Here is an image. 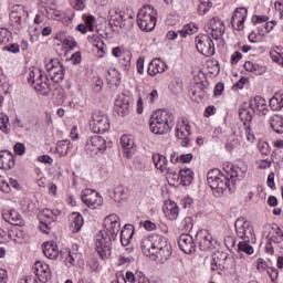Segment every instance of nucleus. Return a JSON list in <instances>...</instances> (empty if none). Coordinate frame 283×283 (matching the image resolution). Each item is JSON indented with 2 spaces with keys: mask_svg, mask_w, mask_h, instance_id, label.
Masks as SVG:
<instances>
[{
  "mask_svg": "<svg viewBox=\"0 0 283 283\" xmlns=\"http://www.w3.org/2000/svg\"><path fill=\"white\" fill-rule=\"evenodd\" d=\"M280 233H282V229H280V227H276L275 234L270 238V242H274V244H280V242H282V237H280Z\"/></svg>",
  "mask_w": 283,
  "mask_h": 283,
  "instance_id": "50",
  "label": "nucleus"
},
{
  "mask_svg": "<svg viewBox=\"0 0 283 283\" xmlns=\"http://www.w3.org/2000/svg\"><path fill=\"white\" fill-rule=\"evenodd\" d=\"M195 43L197 51L203 56H213L216 54V44L210 35H198Z\"/></svg>",
  "mask_w": 283,
  "mask_h": 283,
  "instance_id": "9",
  "label": "nucleus"
},
{
  "mask_svg": "<svg viewBox=\"0 0 283 283\" xmlns=\"http://www.w3.org/2000/svg\"><path fill=\"white\" fill-rule=\"evenodd\" d=\"M14 151L18 154V156H23L25 154V145L21 143H17L13 147Z\"/></svg>",
  "mask_w": 283,
  "mask_h": 283,
  "instance_id": "54",
  "label": "nucleus"
},
{
  "mask_svg": "<svg viewBox=\"0 0 283 283\" xmlns=\"http://www.w3.org/2000/svg\"><path fill=\"white\" fill-rule=\"evenodd\" d=\"M73 216H74V220L71 224V227L73 229L72 231H73V233H78V231H81V228L83 227V216H81V213H76V212H74Z\"/></svg>",
  "mask_w": 283,
  "mask_h": 283,
  "instance_id": "39",
  "label": "nucleus"
},
{
  "mask_svg": "<svg viewBox=\"0 0 283 283\" xmlns=\"http://www.w3.org/2000/svg\"><path fill=\"white\" fill-rule=\"evenodd\" d=\"M268 21H269V17H266V15L252 17V22H254V23H266Z\"/></svg>",
  "mask_w": 283,
  "mask_h": 283,
  "instance_id": "58",
  "label": "nucleus"
},
{
  "mask_svg": "<svg viewBox=\"0 0 283 283\" xmlns=\"http://www.w3.org/2000/svg\"><path fill=\"white\" fill-rule=\"evenodd\" d=\"M119 63L123 65L124 70H127L132 65V55L129 53H124L119 57Z\"/></svg>",
  "mask_w": 283,
  "mask_h": 283,
  "instance_id": "48",
  "label": "nucleus"
},
{
  "mask_svg": "<svg viewBox=\"0 0 283 283\" xmlns=\"http://www.w3.org/2000/svg\"><path fill=\"white\" fill-rule=\"evenodd\" d=\"M45 67L52 81L51 85H59L65 78V66H63V63L59 59H51Z\"/></svg>",
  "mask_w": 283,
  "mask_h": 283,
  "instance_id": "6",
  "label": "nucleus"
},
{
  "mask_svg": "<svg viewBox=\"0 0 283 283\" xmlns=\"http://www.w3.org/2000/svg\"><path fill=\"white\" fill-rule=\"evenodd\" d=\"M266 273L268 275H270L272 282H275V280H277V276L280 275V271L275 268H268Z\"/></svg>",
  "mask_w": 283,
  "mask_h": 283,
  "instance_id": "51",
  "label": "nucleus"
},
{
  "mask_svg": "<svg viewBox=\"0 0 283 283\" xmlns=\"http://www.w3.org/2000/svg\"><path fill=\"white\" fill-rule=\"evenodd\" d=\"M81 198L88 209H98V207H103V197L95 190L85 189L82 191Z\"/></svg>",
  "mask_w": 283,
  "mask_h": 283,
  "instance_id": "15",
  "label": "nucleus"
},
{
  "mask_svg": "<svg viewBox=\"0 0 283 283\" xmlns=\"http://www.w3.org/2000/svg\"><path fill=\"white\" fill-rule=\"evenodd\" d=\"M238 249H239V252L247 253L248 255H253L254 253L251 242L247 240L240 241L238 244Z\"/></svg>",
  "mask_w": 283,
  "mask_h": 283,
  "instance_id": "40",
  "label": "nucleus"
},
{
  "mask_svg": "<svg viewBox=\"0 0 283 283\" xmlns=\"http://www.w3.org/2000/svg\"><path fill=\"white\" fill-rule=\"evenodd\" d=\"M274 8L279 12L280 19H283V0H277L274 3Z\"/></svg>",
  "mask_w": 283,
  "mask_h": 283,
  "instance_id": "59",
  "label": "nucleus"
},
{
  "mask_svg": "<svg viewBox=\"0 0 283 283\" xmlns=\"http://www.w3.org/2000/svg\"><path fill=\"white\" fill-rule=\"evenodd\" d=\"M270 108L273 112H280L283 108V94L275 93L273 97L270 99Z\"/></svg>",
  "mask_w": 283,
  "mask_h": 283,
  "instance_id": "31",
  "label": "nucleus"
},
{
  "mask_svg": "<svg viewBox=\"0 0 283 283\" xmlns=\"http://www.w3.org/2000/svg\"><path fill=\"white\" fill-rule=\"evenodd\" d=\"M92 118L90 127L93 134H105V132H109V117H107L105 112L95 111Z\"/></svg>",
  "mask_w": 283,
  "mask_h": 283,
  "instance_id": "7",
  "label": "nucleus"
},
{
  "mask_svg": "<svg viewBox=\"0 0 283 283\" xmlns=\"http://www.w3.org/2000/svg\"><path fill=\"white\" fill-rule=\"evenodd\" d=\"M63 45L67 48V50H74L76 48V41L74 39H64L63 40Z\"/></svg>",
  "mask_w": 283,
  "mask_h": 283,
  "instance_id": "53",
  "label": "nucleus"
},
{
  "mask_svg": "<svg viewBox=\"0 0 283 283\" xmlns=\"http://www.w3.org/2000/svg\"><path fill=\"white\" fill-rule=\"evenodd\" d=\"M14 167V155L10 150L0 151V169H12Z\"/></svg>",
  "mask_w": 283,
  "mask_h": 283,
  "instance_id": "23",
  "label": "nucleus"
},
{
  "mask_svg": "<svg viewBox=\"0 0 283 283\" xmlns=\"http://www.w3.org/2000/svg\"><path fill=\"white\" fill-rule=\"evenodd\" d=\"M226 175L220 171V169L214 168L207 174V180L210 189H212L213 195L220 198L227 189L233 191L235 189V182L244 180L247 178V166H227Z\"/></svg>",
  "mask_w": 283,
  "mask_h": 283,
  "instance_id": "1",
  "label": "nucleus"
},
{
  "mask_svg": "<svg viewBox=\"0 0 283 283\" xmlns=\"http://www.w3.org/2000/svg\"><path fill=\"white\" fill-rule=\"evenodd\" d=\"M43 253L49 260H56L59 258V245L54 241H48L42 245Z\"/></svg>",
  "mask_w": 283,
  "mask_h": 283,
  "instance_id": "21",
  "label": "nucleus"
},
{
  "mask_svg": "<svg viewBox=\"0 0 283 283\" xmlns=\"http://www.w3.org/2000/svg\"><path fill=\"white\" fill-rule=\"evenodd\" d=\"M4 50H7V52H12L13 54H18V52H20V46L19 44H9L4 46Z\"/></svg>",
  "mask_w": 283,
  "mask_h": 283,
  "instance_id": "60",
  "label": "nucleus"
},
{
  "mask_svg": "<svg viewBox=\"0 0 283 283\" xmlns=\"http://www.w3.org/2000/svg\"><path fill=\"white\" fill-rule=\"evenodd\" d=\"M8 125H10V117H8V115L1 114L0 115V129L4 134H8V132H10V128H8Z\"/></svg>",
  "mask_w": 283,
  "mask_h": 283,
  "instance_id": "44",
  "label": "nucleus"
},
{
  "mask_svg": "<svg viewBox=\"0 0 283 283\" xmlns=\"http://www.w3.org/2000/svg\"><path fill=\"white\" fill-rule=\"evenodd\" d=\"M95 247L101 258H107V253L112 252V237L104 231H99L95 239Z\"/></svg>",
  "mask_w": 283,
  "mask_h": 283,
  "instance_id": "11",
  "label": "nucleus"
},
{
  "mask_svg": "<svg viewBox=\"0 0 283 283\" xmlns=\"http://www.w3.org/2000/svg\"><path fill=\"white\" fill-rule=\"evenodd\" d=\"M247 19V8H237L232 13L231 21H244Z\"/></svg>",
  "mask_w": 283,
  "mask_h": 283,
  "instance_id": "41",
  "label": "nucleus"
},
{
  "mask_svg": "<svg viewBox=\"0 0 283 283\" xmlns=\"http://www.w3.org/2000/svg\"><path fill=\"white\" fill-rule=\"evenodd\" d=\"M270 56L274 63H279V65H281L282 53L277 51H270Z\"/></svg>",
  "mask_w": 283,
  "mask_h": 283,
  "instance_id": "55",
  "label": "nucleus"
},
{
  "mask_svg": "<svg viewBox=\"0 0 283 283\" xmlns=\"http://www.w3.org/2000/svg\"><path fill=\"white\" fill-rule=\"evenodd\" d=\"M244 70H247V72H252V74H255L256 76L260 74H264L265 72L264 66L255 64L251 61L244 63Z\"/></svg>",
  "mask_w": 283,
  "mask_h": 283,
  "instance_id": "35",
  "label": "nucleus"
},
{
  "mask_svg": "<svg viewBox=\"0 0 283 283\" xmlns=\"http://www.w3.org/2000/svg\"><path fill=\"white\" fill-rule=\"evenodd\" d=\"M10 21L11 25H13L14 28H21L22 18L21 15H19V13L12 11L10 14Z\"/></svg>",
  "mask_w": 283,
  "mask_h": 283,
  "instance_id": "47",
  "label": "nucleus"
},
{
  "mask_svg": "<svg viewBox=\"0 0 283 283\" xmlns=\"http://www.w3.org/2000/svg\"><path fill=\"white\" fill-rule=\"evenodd\" d=\"M239 116L241 120L244 123V125L253 120V113H251L249 108H239Z\"/></svg>",
  "mask_w": 283,
  "mask_h": 283,
  "instance_id": "42",
  "label": "nucleus"
},
{
  "mask_svg": "<svg viewBox=\"0 0 283 283\" xmlns=\"http://www.w3.org/2000/svg\"><path fill=\"white\" fill-rule=\"evenodd\" d=\"M163 235L160 234H150L148 237H144L140 240V249L142 253L146 255L147 258H153L154 253L156 252V248L158 247V243L160 242V239Z\"/></svg>",
  "mask_w": 283,
  "mask_h": 283,
  "instance_id": "10",
  "label": "nucleus"
},
{
  "mask_svg": "<svg viewBox=\"0 0 283 283\" xmlns=\"http://www.w3.org/2000/svg\"><path fill=\"white\" fill-rule=\"evenodd\" d=\"M205 30L208 36H212L214 41H220L222 34H224V22H222L220 18H212L209 23L206 24Z\"/></svg>",
  "mask_w": 283,
  "mask_h": 283,
  "instance_id": "13",
  "label": "nucleus"
},
{
  "mask_svg": "<svg viewBox=\"0 0 283 283\" xmlns=\"http://www.w3.org/2000/svg\"><path fill=\"white\" fill-rule=\"evenodd\" d=\"M137 72H138V74H143L145 72V57H138Z\"/></svg>",
  "mask_w": 283,
  "mask_h": 283,
  "instance_id": "56",
  "label": "nucleus"
},
{
  "mask_svg": "<svg viewBox=\"0 0 283 283\" xmlns=\"http://www.w3.org/2000/svg\"><path fill=\"white\" fill-rule=\"evenodd\" d=\"M107 149V142L101 135H92L86 139L85 150L92 155L103 153Z\"/></svg>",
  "mask_w": 283,
  "mask_h": 283,
  "instance_id": "12",
  "label": "nucleus"
},
{
  "mask_svg": "<svg viewBox=\"0 0 283 283\" xmlns=\"http://www.w3.org/2000/svg\"><path fill=\"white\" fill-rule=\"evenodd\" d=\"M71 140H78V126H73L70 133Z\"/></svg>",
  "mask_w": 283,
  "mask_h": 283,
  "instance_id": "63",
  "label": "nucleus"
},
{
  "mask_svg": "<svg viewBox=\"0 0 283 283\" xmlns=\"http://www.w3.org/2000/svg\"><path fill=\"white\" fill-rule=\"evenodd\" d=\"M165 72V69H158V64L151 61L148 65V74L149 76H156V74H160Z\"/></svg>",
  "mask_w": 283,
  "mask_h": 283,
  "instance_id": "45",
  "label": "nucleus"
},
{
  "mask_svg": "<svg viewBox=\"0 0 283 283\" xmlns=\"http://www.w3.org/2000/svg\"><path fill=\"white\" fill-rule=\"evenodd\" d=\"M270 125L276 134H283V117L274 114L270 117Z\"/></svg>",
  "mask_w": 283,
  "mask_h": 283,
  "instance_id": "30",
  "label": "nucleus"
},
{
  "mask_svg": "<svg viewBox=\"0 0 283 283\" xmlns=\"http://www.w3.org/2000/svg\"><path fill=\"white\" fill-rule=\"evenodd\" d=\"M205 94H207L206 87L203 83H197L192 90V97L195 101H202L205 98Z\"/></svg>",
  "mask_w": 283,
  "mask_h": 283,
  "instance_id": "37",
  "label": "nucleus"
},
{
  "mask_svg": "<svg viewBox=\"0 0 283 283\" xmlns=\"http://www.w3.org/2000/svg\"><path fill=\"white\" fill-rule=\"evenodd\" d=\"M20 206L24 213H34L36 209V203L30 198L22 199Z\"/></svg>",
  "mask_w": 283,
  "mask_h": 283,
  "instance_id": "36",
  "label": "nucleus"
},
{
  "mask_svg": "<svg viewBox=\"0 0 283 283\" xmlns=\"http://www.w3.org/2000/svg\"><path fill=\"white\" fill-rule=\"evenodd\" d=\"M120 145L124 149L125 156L127 158H132L134 156V151H136V144H134V139L127 135H123L120 137Z\"/></svg>",
  "mask_w": 283,
  "mask_h": 283,
  "instance_id": "22",
  "label": "nucleus"
},
{
  "mask_svg": "<svg viewBox=\"0 0 283 283\" xmlns=\"http://www.w3.org/2000/svg\"><path fill=\"white\" fill-rule=\"evenodd\" d=\"M74 10L83 12L85 10V0H75Z\"/></svg>",
  "mask_w": 283,
  "mask_h": 283,
  "instance_id": "61",
  "label": "nucleus"
},
{
  "mask_svg": "<svg viewBox=\"0 0 283 283\" xmlns=\"http://www.w3.org/2000/svg\"><path fill=\"white\" fill-rule=\"evenodd\" d=\"M171 243H169V240H167V238L161 235V239H159V242L151 259L155 260L157 264H165V262H167L171 258Z\"/></svg>",
  "mask_w": 283,
  "mask_h": 283,
  "instance_id": "8",
  "label": "nucleus"
},
{
  "mask_svg": "<svg viewBox=\"0 0 283 283\" xmlns=\"http://www.w3.org/2000/svg\"><path fill=\"white\" fill-rule=\"evenodd\" d=\"M250 107L253 112H259L262 116H266L269 114V106L266 105V99L262 96H255L250 102Z\"/></svg>",
  "mask_w": 283,
  "mask_h": 283,
  "instance_id": "20",
  "label": "nucleus"
},
{
  "mask_svg": "<svg viewBox=\"0 0 283 283\" xmlns=\"http://www.w3.org/2000/svg\"><path fill=\"white\" fill-rule=\"evenodd\" d=\"M165 174L168 175V178L170 180H175V182H179L180 171H176L174 168L169 167L168 170Z\"/></svg>",
  "mask_w": 283,
  "mask_h": 283,
  "instance_id": "49",
  "label": "nucleus"
},
{
  "mask_svg": "<svg viewBox=\"0 0 283 283\" xmlns=\"http://www.w3.org/2000/svg\"><path fill=\"white\" fill-rule=\"evenodd\" d=\"M2 218L9 224H17L18 227H23V219H21V214L17 210H10L2 213Z\"/></svg>",
  "mask_w": 283,
  "mask_h": 283,
  "instance_id": "24",
  "label": "nucleus"
},
{
  "mask_svg": "<svg viewBox=\"0 0 283 283\" xmlns=\"http://www.w3.org/2000/svg\"><path fill=\"white\" fill-rule=\"evenodd\" d=\"M179 177L181 185L187 187L193 180V171H191L189 168L181 169L179 170Z\"/></svg>",
  "mask_w": 283,
  "mask_h": 283,
  "instance_id": "33",
  "label": "nucleus"
},
{
  "mask_svg": "<svg viewBox=\"0 0 283 283\" xmlns=\"http://www.w3.org/2000/svg\"><path fill=\"white\" fill-rule=\"evenodd\" d=\"M72 147V142H70V139L60 140L56 143V153L61 158H63L64 156H67V154H70Z\"/></svg>",
  "mask_w": 283,
  "mask_h": 283,
  "instance_id": "28",
  "label": "nucleus"
},
{
  "mask_svg": "<svg viewBox=\"0 0 283 283\" xmlns=\"http://www.w3.org/2000/svg\"><path fill=\"white\" fill-rule=\"evenodd\" d=\"M115 112L118 116H127L129 114V101L127 99H116Z\"/></svg>",
  "mask_w": 283,
  "mask_h": 283,
  "instance_id": "29",
  "label": "nucleus"
},
{
  "mask_svg": "<svg viewBox=\"0 0 283 283\" xmlns=\"http://www.w3.org/2000/svg\"><path fill=\"white\" fill-rule=\"evenodd\" d=\"M180 227H181L182 231H191V229H193V219L191 217H186L181 221Z\"/></svg>",
  "mask_w": 283,
  "mask_h": 283,
  "instance_id": "46",
  "label": "nucleus"
},
{
  "mask_svg": "<svg viewBox=\"0 0 283 283\" xmlns=\"http://www.w3.org/2000/svg\"><path fill=\"white\" fill-rule=\"evenodd\" d=\"M212 6L213 3L211 2V0H202L198 7V14H207L208 11L211 10Z\"/></svg>",
  "mask_w": 283,
  "mask_h": 283,
  "instance_id": "43",
  "label": "nucleus"
},
{
  "mask_svg": "<svg viewBox=\"0 0 283 283\" xmlns=\"http://www.w3.org/2000/svg\"><path fill=\"white\" fill-rule=\"evenodd\" d=\"M234 229L237 233V238L241 240H245V242H250L251 244H255V232L253 230V226H251L250 221L240 217L234 222Z\"/></svg>",
  "mask_w": 283,
  "mask_h": 283,
  "instance_id": "5",
  "label": "nucleus"
},
{
  "mask_svg": "<svg viewBox=\"0 0 283 283\" xmlns=\"http://www.w3.org/2000/svg\"><path fill=\"white\" fill-rule=\"evenodd\" d=\"M104 227L107 233L113 240H116V235H118V231H120V218L116 214H109L104 219Z\"/></svg>",
  "mask_w": 283,
  "mask_h": 283,
  "instance_id": "16",
  "label": "nucleus"
},
{
  "mask_svg": "<svg viewBox=\"0 0 283 283\" xmlns=\"http://www.w3.org/2000/svg\"><path fill=\"white\" fill-rule=\"evenodd\" d=\"M28 81L38 92H42L46 96H60V98H63L61 85L52 84L48 76H43V70L40 67L30 69Z\"/></svg>",
  "mask_w": 283,
  "mask_h": 283,
  "instance_id": "2",
  "label": "nucleus"
},
{
  "mask_svg": "<svg viewBox=\"0 0 283 283\" xmlns=\"http://www.w3.org/2000/svg\"><path fill=\"white\" fill-rule=\"evenodd\" d=\"M178 245L187 255L196 253V242L193 241V237L190 234H181L178 238Z\"/></svg>",
  "mask_w": 283,
  "mask_h": 283,
  "instance_id": "18",
  "label": "nucleus"
},
{
  "mask_svg": "<svg viewBox=\"0 0 283 283\" xmlns=\"http://www.w3.org/2000/svg\"><path fill=\"white\" fill-rule=\"evenodd\" d=\"M158 21V11L151 4L144 6L137 14V24L144 32H151Z\"/></svg>",
  "mask_w": 283,
  "mask_h": 283,
  "instance_id": "4",
  "label": "nucleus"
},
{
  "mask_svg": "<svg viewBox=\"0 0 283 283\" xmlns=\"http://www.w3.org/2000/svg\"><path fill=\"white\" fill-rule=\"evenodd\" d=\"M184 29H186L189 35L196 34V32H198V25L196 24H187L184 27Z\"/></svg>",
  "mask_w": 283,
  "mask_h": 283,
  "instance_id": "62",
  "label": "nucleus"
},
{
  "mask_svg": "<svg viewBox=\"0 0 283 283\" xmlns=\"http://www.w3.org/2000/svg\"><path fill=\"white\" fill-rule=\"evenodd\" d=\"M134 238V226L125 224L120 231V242L124 247H128Z\"/></svg>",
  "mask_w": 283,
  "mask_h": 283,
  "instance_id": "25",
  "label": "nucleus"
},
{
  "mask_svg": "<svg viewBox=\"0 0 283 283\" xmlns=\"http://www.w3.org/2000/svg\"><path fill=\"white\" fill-rule=\"evenodd\" d=\"M196 241L201 251H212V249H216V244H218V241L207 230H199L196 234Z\"/></svg>",
  "mask_w": 283,
  "mask_h": 283,
  "instance_id": "14",
  "label": "nucleus"
},
{
  "mask_svg": "<svg viewBox=\"0 0 283 283\" xmlns=\"http://www.w3.org/2000/svg\"><path fill=\"white\" fill-rule=\"evenodd\" d=\"M126 277V282L129 283H147V279L145 277V274H143L142 272H136L135 274H133L132 272H126L125 274Z\"/></svg>",
  "mask_w": 283,
  "mask_h": 283,
  "instance_id": "32",
  "label": "nucleus"
},
{
  "mask_svg": "<svg viewBox=\"0 0 283 283\" xmlns=\"http://www.w3.org/2000/svg\"><path fill=\"white\" fill-rule=\"evenodd\" d=\"M153 163L157 169H159L163 174H165L169 168V161H167V157L160 154L153 155Z\"/></svg>",
  "mask_w": 283,
  "mask_h": 283,
  "instance_id": "27",
  "label": "nucleus"
},
{
  "mask_svg": "<svg viewBox=\"0 0 283 283\" xmlns=\"http://www.w3.org/2000/svg\"><path fill=\"white\" fill-rule=\"evenodd\" d=\"M240 59H242V53H240V51L234 52V53L231 55V63H232V65L238 64V62L240 61Z\"/></svg>",
  "mask_w": 283,
  "mask_h": 283,
  "instance_id": "64",
  "label": "nucleus"
},
{
  "mask_svg": "<svg viewBox=\"0 0 283 283\" xmlns=\"http://www.w3.org/2000/svg\"><path fill=\"white\" fill-rule=\"evenodd\" d=\"M164 213L168 220H177L178 219V205L175 201H169L164 207Z\"/></svg>",
  "mask_w": 283,
  "mask_h": 283,
  "instance_id": "26",
  "label": "nucleus"
},
{
  "mask_svg": "<svg viewBox=\"0 0 283 283\" xmlns=\"http://www.w3.org/2000/svg\"><path fill=\"white\" fill-rule=\"evenodd\" d=\"M109 198H112L114 202H120L122 200H125V188H123V186L113 188V190L109 191Z\"/></svg>",
  "mask_w": 283,
  "mask_h": 283,
  "instance_id": "34",
  "label": "nucleus"
},
{
  "mask_svg": "<svg viewBox=\"0 0 283 283\" xmlns=\"http://www.w3.org/2000/svg\"><path fill=\"white\" fill-rule=\"evenodd\" d=\"M33 272L40 282L48 283L50 280H52V271L50 270V265L41 261L35 262Z\"/></svg>",
  "mask_w": 283,
  "mask_h": 283,
  "instance_id": "17",
  "label": "nucleus"
},
{
  "mask_svg": "<svg viewBox=\"0 0 283 283\" xmlns=\"http://www.w3.org/2000/svg\"><path fill=\"white\" fill-rule=\"evenodd\" d=\"M259 149H260L261 154H263L264 156H269V154H271V150L269 149V143H266V142L260 143Z\"/></svg>",
  "mask_w": 283,
  "mask_h": 283,
  "instance_id": "52",
  "label": "nucleus"
},
{
  "mask_svg": "<svg viewBox=\"0 0 283 283\" xmlns=\"http://www.w3.org/2000/svg\"><path fill=\"white\" fill-rule=\"evenodd\" d=\"M191 160H193V155L192 154H184V155L177 156L176 153H174L170 156V161L172 164H176V163H191Z\"/></svg>",
  "mask_w": 283,
  "mask_h": 283,
  "instance_id": "38",
  "label": "nucleus"
},
{
  "mask_svg": "<svg viewBox=\"0 0 283 283\" xmlns=\"http://www.w3.org/2000/svg\"><path fill=\"white\" fill-rule=\"evenodd\" d=\"M176 136L181 140V146L187 147L189 145V136H191V126L182 120V125H177Z\"/></svg>",
  "mask_w": 283,
  "mask_h": 283,
  "instance_id": "19",
  "label": "nucleus"
},
{
  "mask_svg": "<svg viewBox=\"0 0 283 283\" xmlns=\"http://www.w3.org/2000/svg\"><path fill=\"white\" fill-rule=\"evenodd\" d=\"M174 120H176V117L171 112L163 109L156 111L150 115V132L153 134L163 136V134L171 132L174 127Z\"/></svg>",
  "mask_w": 283,
  "mask_h": 283,
  "instance_id": "3",
  "label": "nucleus"
},
{
  "mask_svg": "<svg viewBox=\"0 0 283 283\" xmlns=\"http://www.w3.org/2000/svg\"><path fill=\"white\" fill-rule=\"evenodd\" d=\"M232 28L238 31L244 30V20H237V21H231Z\"/></svg>",
  "mask_w": 283,
  "mask_h": 283,
  "instance_id": "57",
  "label": "nucleus"
}]
</instances>
